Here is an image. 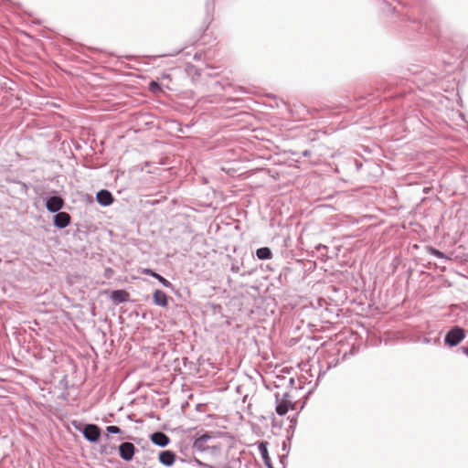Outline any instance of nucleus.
Returning a JSON list of instances; mask_svg holds the SVG:
<instances>
[{
	"instance_id": "19",
	"label": "nucleus",
	"mask_w": 468,
	"mask_h": 468,
	"mask_svg": "<svg viewBox=\"0 0 468 468\" xmlns=\"http://www.w3.org/2000/svg\"><path fill=\"white\" fill-rule=\"evenodd\" d=\"M144 273H146V274H149V275H151V276H153V273H155L154 271H152V270H150V269H145V270L144 271Z\"/></svg>"
},
{
	"instance_id": "17",
	"label": "nucleus",
	"mask_w": 468,
	"mask_h": 468,
	"mask_svg": "<svg viewBox=\"0 0 468 468\" xmlns=\"http://www.w3.org/2000/svg\"><path fill=\"white\" fill-rule=\"evenodd\" d=\"M430 251H431V254L435 256L436 258L443 259L445 257L443 252H441V251H440V250H438L436 249L431 248L430 250Z\"/></svg>"
},
{
	"instance_id": "11",
	"label": "nucleus",
	"mask_w": 468,
	"mask_h": 468,
	"mask_svg": "<svg viewBox=\"0 0 468 468\" xmlns=\"http://www.w3.org/2000/svg\"><path fill=\"white\" fill-rule=\"evenodd\" d=\"M267 444L268 443L266 441H261V442L259 443L258 449H259V452H260V453L261 455V458L263 460L264 464L268 468H273L272 464H271V458H270L269 453H268Z\"/></svg>"
},
{
	"instance_id": "7",
	"label": "nucleus",
	"mask_w": 468,
	"mask_h": 468,
	"mask_svg": "<svg viewBox=\"0 0 468 468\" xmlns=\"http://www.w3.org/2000/svg\"><path fill=\"white\" fill-rule=\"evenodd\" d=\"M70 223V216L67 212H57L54 216V226L64 229Z\"/></svg>"
},
{
	"instance_id": "15",
	"label": "nucleus",
	"mask_w": 468,
	"mask_h": 468,
	"mask_svg": "<svg viewBox=\"0 0 468 468\" xmlns=\"http://www.w3.org/2000/svg\"><path fill=\"white\" fill-rule=\"evenodd\" d=\"M153 277L157 279L165 287H171V282L165 279L163 276L159 275L158 273H153Z\"/></svg>"
},
{
	"instance_id": "4",
	"label": "nucleus",
	"mask_w": 468,
	"mask_h": 468,
	"mask_svg": "<svg viewBox=\"0 0 468 468\" xmlns=\"http://www.w3.org/2000/svg\"><path fill=\"white\" fill-rule=\"evenodd\" d=\"M80 431L90 442H97L101 437V429L96 424H86Z\"/></svg>"
},
{
	"instance_id": "18",
	"label": "nucleus",
	"mask_w": 468,
	"mask_h": 468,
	"mask_svg": "<svg viewBox=\"0 0 468 468\" xmlns=\"http://www.w3.org/2000/svg\"><path fill=\"white\" fill-rule=\"evenodd\" d=\"M150 90L154 92H156L160 90V85L159 83L155 82V81H152L150 83Z\"/></svg>"
},
{
	"instance_id": "21",
	"label": "nucleus",
	"mask_w": 468,
	"mask_h": 468,
	"mask_svg": "<svg viewBox=\"0 0 468 468\" xmlns=\"http://www.w3.org/2000/svg\"><path fill=\"white\" fill-rule=\"evenodd\" d=\"M309 154H309V152H308V151H304V152H303V155H304V156H308Z\"/></svg>"
},
{
	"instance_id": "14",
	"label": "nucleus",
	"mask_w": 468,
	"mask_h": 468,
	"mask_svg": "<svg viewBox=\"0 0 468 468\" xmlns=\"http://www.w3.org/2000/svg\"><path fill=\"white\" fill-rule=\"evenodd\" d=\"M256 256L259 260H270L272 258V252L268 247H262L256 250Z\"/></svg>"
},
{
	"instance_id": "8",
	"label": "nucleus",
	"mask_w": 468,
	"mask_h": 468,
	"mask_svg": "<svg viewBox=\"0 0 468 468\" xmlns=\"http://www.w3.org/2000/svg\"><path fill=\"white\" fill-rule=\"evenodd\" d=\"M151 441L154 444L157 446L165 447L168 445L170 439L164 432L156 431L151 435Z\"/></svg>"
},
{
	"instance_id": "2",
	"label": "nucleus",
	"mask_w": 468,
	"mask_h": 468,
	"mask_svg": "<svg viewBox=\"0 0 468 468\" xmlns=\"http://www.w3.org/2000/svg\"><path fill=\"white\" fill-rule=\"evenodd\" d=\"M465 337L464 330L459 326L452 327L445 335L444 343L449 346H456Z\"/></svg>"
},
{
	"instance_id": "5",
	"label": "nucleus",
	"mask_w": 468,
	"mask_h": 468,
	"mask_svg": "<svg viewBox=\"0 0 468 468\" xmlns=\"http://www.w3.org/2000/svg\"><path fill=\"white\" fill-rule=\"evenodd\" d=\"M134 453L135 447L132 442L125 441L119 446L120 457L126 462L131 461L133 458Z\"/></svg>"
},
{
	"instance_id": "1",
	"label": "nucleus",
	"mask_w": 468,
	"mask_h": 468,
	"mask_svg": "<svg viewBox=\"0 0 468 468\" xmlns=\"http://www.w3.org/2000/svg\"><path fill=\"white\" fill-rule=\"evenodd\" d=\"M218 435L219 432H207L197 437L193 443L194 451L199 452L207 451L219 452L222 446L218 441Z\"/></svg>"
},
{
	"instance_id": "12",
	"label": "nucleus",
	"mask_w": 468,
	"mask_h": 468,
	"mask_svg": "<svg viewBox=\"0 0 468 468\" xmlns=\"http://www.w3.org/2000/svg\"><path fill=\"white\" fill-rule=\"evenodd\" d=\"M111 299L116 303H125L129 300V293L124 290H115L112 292Z\"/></svg>"
},
{
	"instance_id": "13",
	"label": "nucleus",
	"mask_w": 468,
	"mask_h": 468,
	"mask_svg": "<svg viewBox=\"0 0 468 468\" xmlns=\"http://www.w3.org/2000/svg\"><path fill=\"white\" fill-rule=\"evenodd\" d=\"M153 298H154V303L156 305H159L162 307H165L167 305V295L165 292H164L160 290H155L154 292Z\"/></svg>"
},
{
	"instance_id": "10",
	"label": "nucleus",
	"mask_w": 468,
	"mask_h": 468,
	"mask_svg": "<svg viewBox=\"0 0 468 468\" xmlns=\"http://www.w3.org/2000/svg\"><path fill=\"white\" fill-rule=\"evenodd\" d=\"M159 462L165 466H172L176 461V454L172 451H163L158 456Z\"/></svg>"
},
{
	"instance_id": "6",
	"label": "nucleus",
	"mask_w": 468,
	"mask_h": 468,
	"mask_svg": "<svg viewBox=\"0 0 468 468\" xmlns=\"http://www.w3.org/2000/svg\"><path fill=\"white\" fill-rule=\"evenodd\" d=\"M63 199L58 196H52L47 199L46 207L49 212H58L63 207Z\"/></svg>"
},
{
	"instance_id": "20",
	"label": "nucleus",
	"mask_w": 468,
	"mask_h": 468,
	"mask_svg": "<svg viewBox=\"0 0 468 468\" xmlns=\"http://www.w3.org/2000/svg\"><path fill=\"white\" fill-rule=\"evenodd\" d=\"M423 342H424V343H426V344H429V343L431 342V340H430L429 338H426V337H425V338L423 339Z\"/></svg>"
},
{
	"instance_id": "16",
	"label": "nucleus",
	"mask_w": 468,
	"mask_h": 468,
	"mask_svg": "<svg viewBox=\"0 0 468 468\" xmlns=\"http://www.w3.org/2000/svg\"><path fill=\"white\" fill-rule=\"evenodd\" d=\"M108 433L118 434L121 432V429L117 426H108L106 428Z\"/></svg>"
},
{
	"instance_id": "3",
	"label": "nucleus",
	"mask_w": 468,
	"mask_h": 468,
	"mask_svg": "<svg viewBox=\"0 0 468 468\" xmlns=\"http://www.w3.org/2000/svg\"><path fill=\"white\" fill-rule=\"evenodd\" d=\"M289 397V394L287 392H284L282 395H280L279 393L275 394V400H276V413L280 416L285 415L289 408L292 407V402L287 399Z\"/></svg>"
},
{
	"instance_id": "9",
	"label": "nucleus",
	"mask_w": 468,
	"mask_h": 468,
	"mask_svg": "<svg viewBox=\"0 0 468 468\" xmlns=\"http://www.w3.org/2000/svg\"><path fill=\"white\" fill-rule=\"evenodd\" d=\"M97 202L101 206H110L113 202V197L108 190H100L96 196Z\"/></svg>"
}]
</instances>
